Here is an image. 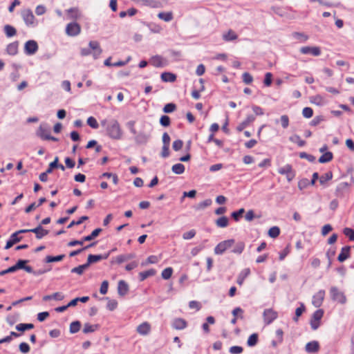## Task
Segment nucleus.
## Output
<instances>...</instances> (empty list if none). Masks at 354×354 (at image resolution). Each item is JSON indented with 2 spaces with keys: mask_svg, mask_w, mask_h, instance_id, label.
I'll return each instance as SVG.
<instances>
[{
  "mask_svg": "<svg viewBox=\"0 0 354 354\" xmlns=\"http://www.w3.org/2000/svg\"><path fill=\"white\" fill-rule=\"evenodd\" d=\"M102 127H105L106 133L113 140H120L122 138L123 132L118 120L113 119L108 122L107 120L101 121Z\"/></svg>",
  "mask_w": 354,
  "mask_h": 354,
  "instance_id": "obj_1",
  "label": "nucleus"
},
{
  "mask_svg": "<svg viewBox=\"0 0 354 354\" xmlns=\"http://www.w3.org/2000/svg\"><path fill=\"white\" fill-rule=\"evenodd\" d=\"M21 16L28 26H35L37 24L35 17L30 9H24L21 12Z\"/></svg>",
  "mask_w": 354,
  "mask_h": 354,
  "instance_id": "obj_2",
  "label": "nucleus"
},
{
  "mask_svg": "<svg viewBox=\"0 0 354 354\" xmlns=\"http://www.w3.org/2000/svg\"><path fill=\"white\" fill-rule=\"evenodd\" d=\"M331 299L339 304H344L346 301V296L344 292L340 291L337 287H331L330 289Z\"/></svg>",
  "mask_w": 354,
  "mask_h": 354,
  "instance_id": "obj_3",
  "label": "nucleus"
},
{
  "mask_svg": "<svg viewBox=\"0 0 354 354\" xmlns=\"http://www.w3.org/2000/svg\"><path fill=\"white\" fill-rule=\"evenodd\" d=\"M138 5L142 6H149L151 8H162L165 3V0H132Z\"/></svg>",
  "mask_w": 354,
  "mask_h": 354,
  "instance_id": "obj_4",
  "label": "nucleus"
},
{
  "mask_svg": "<svg viewBox=\"0 0 354 354\" xmlns=\"http://www.w3.org/2000/svg\"><path fill=\"white\" fill-rule=\"evenodd\" d=\"M234 243V239H228L221 241L214 248V253L216 254H222L228 248H231Z\"/></svg>",
  "mask_w": 354,
  "mask_h": 354,
  "instance_id": "obj_5",
  "label": "nucleus"
},
{
  "mask_svg": "<svg viewBox=\"0 0 354 354\" xmlns=\"http://www.w3.org/2000/svg\"><path fill=\"white\" fill-rule=\"evenodd\" d=\"M66 34L70 37H75L80 34L81 26L76 22H71L66 25Z\"/></svg>",
  "mask_w": 354,
  "mask_h": 354,
  "instance_id": "obj_6",
  "label": "nucleus"
},
{
  "mask_svg": "<svg viewBox=\"0 0 354 354\" xmlns=\"http://www.w3.org/2000/svg\"><path fill=\"white\" fill-rule=\"evenodd\" d=\"M263 317L264 323L268 325L277 318L278 313L272 308H268L263 311Z\"/></svg>",
  "mask_w": 354,
  "mask_h": 354,
  "instance_id": "obj_7",
  "label": "nucleus"
},
{
  "mask_svg": "<svg viewBox=\"0 0 354 354\" xmlns=\"http://www.w3.org/2000/svg\"><path fill=\"white\" fill-rule=\"evenodd\" d=\"M26 233L25 230H18L13 234H11L9 240L7 241L6 245L5 246V249L8 250L14 244L19 242L21 239V236H18L19 234Z\"/></svg>",
  "mask_w": 354,
  "mask_h": 354,
  "instance_id": "obj_8",
  "label": "nucleus"
},
{
  "mask_svg": "<svg viewBox=\"0 0 354 354\" xmlns=\"http://www.w3.org/2000/svg\"><path fill=\"white\" fill-rule=\"evenodd\" d=\"M278 172L281 175H285L288 181H291L295 176V173L290 165H286L279 168Z\"/></svg>",
  "mask_w": 354,
  "mask_h": 354,
  "instance_id": "obj_9",
  "label": "nucleus"
},
{
  "mask_svg": "<svg viewBox=\"0 0 354 354\" xmlns=\"http://www.w3.org/2000/svg\"><path fill=\"white\" fill-rule=\"evenodd\" d=\"M38 50V44L34 40H29L26 42L24 46V51L26 55H33Z\"/></svg>",
  "mask_w": 354,
  "mask_h": 354,
  "instance_id": "obj_10",
  "label": "nucleus"
},
{
  "mask_svg": "<svg viewBox=\"0 0 354 354\" xmlns=\"http://www.w3.org/2000/svg\"><path fill=\"white\" fill-rule=\"evenodd\" d=\"M300 52L304 55L311 54L315 57L321 55V49L318 46H304L300 48Z\"/></svg>",
  "mask_w": 354,
  "mask_h": 354,
  "instance_id": "obj_11",
  "label": "nucleus"
},
{
  "mask_svg": "<svg viewBox=\"0 0 354 354\" xmlns=\"http://www.w3.org/2000/svg\"><path fill=\"white\" fill-rule=\"evenodd\" d=\"M324 297H325V291L323 290L318 291L313 297L312 303H313V306L317 308L321 306L324 301Z\"/></svg>",
  "mask_w": 354,
  "mask_h": 354,
  "instance_id": "obj_12",
  "label": "nucleus"
},
{
  "mask_svg": "<svg viewBox=\"0 0 354 354\" xmlns=\"http://www.w3.org/2000/svg\"><path fill=\"white\" fill-rule=\"evenodd\" d=\"M26 232H33L36 235V238L40 239L48 234L47 230L44 229L41 225L34 229H26Z\"/></svg>",
  "mask_w": 354,
  "mask_h": 354,
  "instance_id": "obj_13",
  "label": "nucleus"
},
{
  "mask_svg": "<svg viewBox=\"0 0 354 354\" xmlns=\"http://www.w3.org/2000/svg\"><path fill=\"white\" fill-rule=\"evenodd\" d=\"M110 253H111V252H109L107 254H106L104 256L101 255V254H97V255L89 254L88 257V259H87V262L86 263L88 266V267H89V266L92 263L98 262L102 259H106L109 257Z\"/></svg>",
  "mask_w": 354,
  "mask_h": 354,
  "instance_id": "obj_14",
  "label": "nucleus"
},
{
  "mask_svg": "<svg viewBox=\"0 0 354 354\" xmlns=\"http://www.w3.org/2000/svg\"><path fill=\"white\" fill-rule=\"evenodd\" d=\"M171 326L176 330H183L187 326V322L183 318H176L172 321Z\"/></svg>",
  "mask_w": 354,
  "mask_h": 354,
  "instance_id": "obj_15",
  "label": "nucleus"
},
{
  "mask_svg": "<svg viewBox=\"0 0 354 354\" xmlns=\"http://www.w3.org/2000/svg\"><path fill=\"white\" fill-rule=\"evenodd\" d=\"M134 257H135V254H132V253L120 254V255L115 257L113 259L112 263H115L117 264H121L125 261L131 260V259H133Z\"/></svg>",
  "mask_w": 354,
  "mask_h": 354,
  "instance_id": "obj_16",
  "label": "nucleus"
},
{
  "mask_svg": "<svg viewBox=\"0 0 354 354\" xmlns=\"http://www.w3.org/2000/svg\"><path fill=\"white\" fill-rule=\"evenodd\" d=\"M254 120H255V117L254 115H248L246 117V118L236 127V130L239 132L242 131L245 127L249 126Z\"/></svg>",
  "mask_w": 354,
  "mask_h": 354,
  "instance_id": "obj_17",
  "label": "nucleus"
},
{
  "mask_svg": "<svg viewBox=\"0 0 354 354\" xmlns=\"http://www.w3.org/2000/svg\"><path fill=\"white\" fill-rule=\"evenodd\" d=\"M151 330V325L149 322H145L138 326L136 331L141 335H147Z\"/></svg>",
  "mask_w": 354,
  "mask_h": 354,
  "instance_id": "obj_18",
  "label": "nucleus"
},
{
  "mask_svg": "<svg viewBox=\"0 0 354 354\" xmlns=\"http://www.w3.org/2000/svg\"><path fill=\"white\" fill-rule=\"evenodd\" d=\"M66 12L69 19L76 20L81 17V12L77 7L71 8L66 10Z\"/></svg>",
  "mask_w": 354,
  "mask_h": 354,
  "instance_id": "obj_19",
  "label": "nucleus"
},
{
  "mask_svg": "<svg viewBox=\"0 0 354 354\" xmlns=\"http://www.w3.org/2000/svg\"><path fill=\"white\" fill-rule=\"evenodd\" d=\"M149 63L154 67H162L165 64L164 59L160 55H155L151 58Z\"/></svg>",
  "mask_w": 354,
  "mask_h": 354,
  "instance_id": "obj_20",
  "label": "nucleus"
},
{
  "mask_svg": "<svg viewBox=\"0 0 354 354\" xmlns=\"http://www.w3.org/2000/svg\"><path fill=\"white\" fill-rule=\"evenodd\" d=\"M350 250L351 248L349 246L343 247L337 257V260L339 262H344L345 260L348 259L350 257Z\"/></svg>",
  "mask_w": 354,
  "mask_h": 354,
  "instance_id": "obj_21",
  "label": "nucleus"
},
{
  "mask_svg": "<svg viewBox=\"0 0 354 354\" xmlns=\"http://www.w3.org/2000/svg\"><path fill=\"white\" fill-rule=\"evenodd\" d=\"M128 291H129L128 284L124 281L120 280L118 282V292L119 295L123 297L127 294Z\"/></svg>",
  "mask_w": 354,
  "mask_h": 354,
  "instance_id": "obj_22",
  "label": "nucleus"
},
{
  "mask_svg": "<svg viewBox=\"0 0 354 354\" xmlns=\"http://www.w3.org/2000/svg\"><path fill=\"white\" fill-rule=\"evenodd\" d=\"M305 348L308 353H317L319 350V344L317 341H312L306 344Z\"/></svg>",
  "mask_w": 354,
  "mask_h": 354,
  "instance_id": "obj_23",
  "label": "nucleus"
},
{
  "mask_svg": "<svg viewBox=\"0 0 354 354\" xmlns=\"http://www.w3.org/2000/svg\"><path fill=\"white\" fill-rule=\"evenodd\" d=\"M89 46L91 49L93 50V56L95 57L99 56L102 53V49L100 48V44L97 41H91L89 42Z\"/></svg>",
  "mask_w": 354,
  "mask_h": 354,
  "instance_id": "obj_24",
  "label": "nucleus"
},
{
  "mask_svg": "<svg viewBox=\"0 0 354 354\" xmlns=\"http://www.w3.org/2000/svg\"><path fill=\"white\" fill-rule=\"evenodd\" d=\"M156 274V271L155 269H149L146 271L140 272L139 273V279L140 281H145L146 279H147L149 277H153Z\"/></svg>",
  "mask_w": 354,
  "mask_h": 354,
  "instance_id": "obj_25",
  "label": "nucleus"
},
{
  "mask_svg": "<svg viewBox=\"0 0 354 354\" xmlns=\"http://www.w3.org/2000/svg\"><path fill=\"white\" fill-rule=\"evenodd\" d=\"M161 80L165 82H174L176 80V75L169 72H165L161 74Z\"/></svg>",
  "mask_w": 354,
  "mask_h": 354,
  "instance_id": "obj_26",
  "label": "nucleus"
},
{
  "mask_svg": "<svg viewBox=\"0 0 354 354\" xmlns=\"http://www.w3.org/2000/svg\"><path fill=\"white\" fill-rule=\"evenodd\" d=\"M250 268H245L243 269L237 278V283L239 286H241L243 283L244 280L250 275Z\"/></svg>",
  "mask_w": 354,
  "mask_h": 354,
  "instance_id": "obj_27",
  "label": "nucleus"
},
{
  "mask_svg": "<svg viewBox=\"0 0 354 354\" xmlns=\"http://www.w3.org/2000/svg\"><path fill=\"white\" fill-rule=\"evenodd\" d=\"M18 47L17 41L12 42L7 46L6 51L10 55H15L18 53Z\"/></svg>",
  "mask_w": 354,
  "mask_h": 354,
  "instance_id": "obj_28",
  "label": "nucleus"
},
{
  "mask_svg": "<svg viewBox=\"0 0 354 354\" xmlns=\"http://www.w3.org/2000/svg\"><path fill=\"white\" fill-rule=\"evenodd\" d=\"M158 17L166 22L171 21L174 19L172 12H160L158 14Z\"/></svg>",
  "mask_w": 354,
  "mask_h": 354,
  "instance_id": "obj_29",
  "label": "nucleus"
},
{
  "mask_svg": "<svg viewBox=\"0 0 354 354\" xmlns=\"http://www.w3.org/2000/svg\"><path fill=\"white\" fill-rule=\"evenodd\" d=\"M238 38L237 35L232 30H229L226 33L223 35V39L225 41L236 40Z\"/></svg>",
  "mask_w": 354,
  "mask_h": 354,
  "instance_id": "obj_30",
  "label": "nucleus"
},
{
  "mask_svg": "<svg viewBox=\"0 0 354 354\" xmlns=\"http://www.w3.org/2000/svg\"><path fill=\"white\" fill-rule=\"evenodd\" d=\"M64 296L62 293L61 292H55L53 293V295H45L43 297V300L44 301H48V300H50V299H55V300H62L64 299Z\"/></svg>",
  "mask_w": 354,
  "mask_h": 354,
  "instance_id": "obj_31",
  "label": "nucleus"
},
{
  "mask_svg": "<svg viewBox=\"0 0 354 354\" xmlns=\"http://www.w3.org/2000/svg\"><path fill=\"white\" fill-rule=\"evenodd\" d=\"M333 158V153L330 151H326L319 158L320 163H326L331 161Z\"/></svg>",
  "mask_w": 354,
  "mask_h": 354,
  "instance_id": "obj_32",
  "label": "nucleus"
},
{
  "mask_svg": "<svg viewBox=\"0 0 354 354\" xmlns=\"http://www.w3.org/2000/svg\"><path fill=\"white\" fill-rule=\"evenodd\" d=\"M50 131L47 129L45 127H43L40 126L38 131H37V136L40 137L43 140H48L49 136H50Z\"/></svg>",
  "mask_w": 354,
  "mask_h": 354,
  "instance_id": "obj_33",
  "label": "nucleus"
},
{
  "mask_svg": "<svg viewBox=\"0 0 354 354\" xmlns=\"http://www.w3.org/2000/svg\"><path fill=\"white\" fill-rule=\"evenodd\" d=\"M216 225L218 227H226L229 225V219L227 216H223L218 218L216 222Z\"/></svg>",
  "mask_w": 354,
  "mask_h": 354,
  "instance_id": "obj_34",
  "label": "nucleus"
},
{
  "mask_svg": "<svg viewBox=\"0 0 354 354\" xmlns=\"http://www.w3.org/2000/svg\"><path fill=\"white\" fill-rule=\"evenodd\" d=\"M4 32L8 37H12L17 34V30L15 27L10 25H6L3 28Z\"/></svg>",
  "mask_w": 354,
  "mask_h": 354,
  "instance_id": "obj_35",
  "label": "nucleus"
},
{
  "mask_svg": "<svg viewBox=\"0 0 354 354\" xmlns=\"http://www.w3.org/2000/svg\"><path fill=\"white\" fill-rule=\"evenodd\" d=\"M97 328H98V325H97V324L92 325L88 323H86L84 325L83 333H86V334L89 333H93V332H95L96 330H97Z\"/></svg>",
  "mask_w": 354,
  "mask_h": 354,
  "instance_id": "obj_36",
  "label": "nucleus"
},
{
  "mask_svg": "<svg viewBox=\"0 0 354 354\" xmlns=\"http://www.w3.org/2000/svg\"><path fill=\"white\" fill-rule=\"evenodd\" d=\"M185 166L181 163H177L172 166L171 170L176 174H182L185 171Z\"/></svg>",
  "mask_w": 354,
  "mask_h": 354,
  "instance_id": "obj_37",
  "label": "nucleus"
},
{
  "mask_svg": "<svg viewBox=\"0 0 354 354\" xmlns=\"http://www.w3.org/2000/svg\"><path fill=\"white\" fill-rule=\"evenodd\" d=\"M292 35L295 39H298L301 42L306 41L309 38L307 35L299 32H294Z\"/></svg>",
  "mask_w": 354,
  "mask_h": 354,
  "instance_id": "obj_38",
  "label": "nucleus"
},
{
  "mask_svg": "<svg viewBox=\"0 0 354 354\" xmlns=\"http://www.w3.org/2000/svg\"><path fill=\"white\" fill-rule=\"evenodd\" d=\"M101 232H102V229L101 228H96V229H95L91 232V234L84 237V241H88L93 240V239L97 237Z\"/></svg>",
  "mask_w": 354,
  "mask_h": 354,
  "instance_id": "obj_39",
  "label": "nucleus"
},
{
  "mask_svg": "<svg viewBox=\"0 0 354 354\" xmlns=\"http://www.w3.org/2000/svg\"><path fill=\"white\" fill-rule=\"evenodd\" d=\"M81 328V323L79 321L73 322L70 324V333H77Z\"/></svg>",
  "mask_w": 354,
  "mask_h": 354,
  "instance_id": "obj_40",
  "label": "nucleus"
},
{
  "mask_svg": "<svg viewBox=\"0 0 354 354\" xmlns=\"http://www.w3.org/2000/svg\"><path fill=\"white\" fill-rule=\"evenodd\" d=\"M333 178V173L332 171H328L324 175L321 176L319 178V183L322 185L325 184L327 181L331 180Z\"/></svg>",
  "mask_w": 354,
  "mask_h": 354,
  "instance_id": "obj_41",
  "label": "nucleus"
},
{
  "mask_svg": "<svg viewBox=\"0 0 354 354\" xmlns=\"http://www.w3.org/2000/svg\"><path fill=\"white\" fill-rule=\"evenodd\" d=\"M33 328L34 325L32 324H19L16 326V329L21 332L32 329Z\"/></svg>",
  "mask_w": 354,
  "mask_h": 354,
  "instance_id": "obj_42",
  "label": "nucleus"
},
{
  "mask_svg": "<svg viewBox=\"0 0 354 354\" xmlns=\"http://www.w3.org/2000/svg\"><path fill=\"white\" fill-rule=\"evenodd\" d=\"M258 342V335L257 333H253L248 339L247 344L249 346H254Z\"/></svg>",
  "mask_w": 354,
  "mask_h": 354,
  "instance_id": "obj_43",
  "label": "nucleus"
},
{
  "mask_svg": "<svg viewBox=\"0 0 354 354\" xmlns=\"http://www.w3.org/2000/svg\"><path fill=\"white\" fill-rule=\"evenodd\" d=\"M88 267V266L86 265V263H84L83 265H80L77 267H75V268H73L72 270H71V272L73 273H77V274L79 275H81L83 274V272H84V270L86 269H87Z\"/></svg>",
  "mask_w": 354,
  "mask_h": 354,
  "instance_id": "obj_44",
  "label": "nucleus"
},
{
  "mask_svg": "<svg viewBox=\"0 0 354 354\" xmlns=\"http://www.w3.org/2000/svg\"><path fill=\"white\" fill-rule=\"evenodd\" d=\"M173 274V268L171 267L166 268L162 271L161 276L164 279H169Z\"/></svg>",
  "mask_w": 354,
  "mask_h": 354,
  "instance_id": "obj_45",
  "label": "nucleus"
},
{
  "mask_svg": "<svg viewBox=\"0 0 354 354\" xmlns=\"http://www.w3.org/2000/svg\"><path fill=\"white\" fill-rule=\"evenodd\" d=\"M280 234V229L277 226L270 228L268 230V235L272 238H277Z\"/></svg>",
  "mask_w": 354,
  "mask_h": 354,
  "instance_id": "obj_46",
  "label": "nucleus"
},
{
  "mask_svg": "<svg viewBox=\"0 0 354 354\" xmlns=\"http://www.w3.org/2000/svg\"><path fill=\"white\" fill-rule=\"evenodd\" d=\"M245 212L244 208H241L238 211L233 212L231 214L232 217L235 221H239L240 218L242 216L243 214Z\"/></svg>",
  "mask_w": 354,
  "mask_h": 354,
  "instance_id": "obj_47",
  "label": "nucleus"
},
{
  "mask_svg": "<svg viewBox=\"0 0 354 354\" xmlns=\"http://www.w3.org/2000/svg\"><path fill=\"white\" fill-rule=\"evenodd\" d=\"M64 257L65 256L64 254L58 255V256H56V257L47 256L46 257V261L47 263L60 261H62L64 258Z\"/></svg>",
  "mask_w": 354,
  "mask_h": 354,
  "instance_id": "obj_48",
  "label": "nucleus"
},
{
  "mask_svg": "<svg viewBox=\"0 0 354 354\" xmlns=\"http://www.w3.org/2000/svg\"><path fill=\"white\" fill-rule=\"evenodd\" d=\"M88 219V217L86 216H81L77 221H72L70 224L68 225V228H71L73 227L74 225H78L82 224L84 221H86Z\"/></svg>",
  "mask_w": 354,
  "mask_h": 354,
  "instance_id": "obj_49",
  "label": "nucleus"
},
{
  "mask_svg": "<svg viewBox=\"0 0 354 354\" xmlns=\"http://www.w3.org/2000/svg\"><path fill=\"white\" fill-rule=\"evenodd\" d=\"M176 109V105L174 103H168L165 105L163 111L166 113L174 112Z\"/></svg>",
  "mask_w": 354,
  "mask_h": 354,
  "instance_id": "obj_50",
  "label": "nucleus"
},
{
  "mask_svg": "<svg viewBox=\"0 0 354 354\" xmlns=\"http://www.w3.org/2000/svg\"><path fill=\"white\" fill-rule=\"evenodd\" d=\"M95 243H95V242H94V243H92L89 244L88 245L85 246V247H84V248H81V249H78V250H76L72 251V252L70 253L69 256H70V257H74V256H76V255H77V254H80V253H81L82 252H83L84 250H85L88 249V248H91V247L94 246V245H95Z\"/></svg>",
  "mask_w": 354,
  "mask_h": 354,
  "instance_id": "obj_51",
  "label": "nucleus"
},
{
  "mask_svg": "<svg viewBox=\"0 0 354 354\" xmlns=\"http://www.w3.org/2000/svg\"><path fill=\"white\" fill-rule=\"evenodd\" d=\"M290 140L293 142H295L297 144L298 146L299 147H303L306 144V142L302 140L300 136H297V135H295V136L293 137H291L290 138Z\"/></svg>",
  "mask_w": 354,
  "mask_h": 354,
  "instance_id": "obj_52",
  "label": "nucleus"
},
{
  "mask_svg": "<svg viewBox=\"0 0 354 354\" xmlns=\"http://www.w3.org/2000/svg\"><path fill=\"white\" fill-rule=\"evenodd\" d=\"M160 123L163 127H169L171 123L170 118L168 115H162L160 118Z\"/></svg>",
  "mask_w": 354,
  "mask_h": 354,
  "instance_id": "obj_53",
  "label": "nucleus"
},
{
  "mask_svg": "<svg viewBox=\"0 0 354 354\" xmlns=\"http://www.w3.org/2000/svg\"><path fill=\"white\" fill-rule=\"evenodd\" d=\"M302 115L306 118H310L313 115V110L310 107H305L302 110Z\"/></svg>",
  "mask_w": 354,
  "mask_h": 354,
  "instance_id": "obj_54",
  "label": "nucleus"
},
{
  "mask_svg": "<svg viewBox=\"0 0 354 354\" xmlns=\"http://www.w3.org/2000/svg\"><path fill=\"white\" fill-rule=\"evenodd\" d=\"M280 122L281 124V127L283 129H286L289 126V118L287 115H283L280 118Z\"/></svg>",
  "mask_w": 354,
  "mask_h": 354,
  "instance_id": "obj_55",
  "label": "nucleus"
},
{
  "mask_svg": "<svg viewBox=\"0 0 354 354\" xmlns=\"http://www.w3.org/2000/svg\"><path fill=\"white\" fill-rule=\"evenodd\" d=\"M343 232L351 241H354V230L353 229L345 227Z\"/></svg>",
  "mask_w": 354,
  "mask_h": 354,
  "instance_id": "obj_56",
  "label": "nucleus"
},
{
  "mask_svg": "<svg viewBox=\"0 0 354 354\" xmlns=\"http://www.w3.org/2000/svg\"><path fill=\"white\" fill-rule=\"evenodd\" d=\"M87 124L93 129H97L99 127L96 119L93 116H91L87 119Z\"/></svg>",
  "mask_w": 354,
  "mask_h": 354,
  "instance_id": "obj_57",
  "label": "nucleus"
},
{
  "mask_svg": "<svg viewBox=\"0 0 354 354\" xmlns=\"http://www.w3.org/2000/svg\"><path fill=\"white\" fill-rule=\"evenodd\" d=\"M243 82L246 84H250L253 81L252 76L249 73H244L242 75Z\"/></svg>",
  "mask_w": 354,
  "mask_h": 354,
  "instance_id": "obj_58",
  "label": "nucleus"
},
{
  "mask_svg": "<svg viewBox=\"0 0 354 354\" xmlns=\"http://www.w3.org/2000/svg\"><path fill=\"white\" fill-rule=\"evenodd\" d=\"M323 315H324V310L322 309H318L315 312H314L312 319L320 322V320L323 317Z\"/></svg>",
  "mask_w": 354,
  "mask_h": 354,
  "instance_id": "obj_59",
  "label": "nucleus"
},
{
  "mask_svg": "<svg viewBox=\"0 0 354 354\" xmlns=\"http://www.w3.org/2000/svg\"><path fill=\"white\" fill-rule=\"evenodd\" d=\"M324 120V118L322 115H318L315 117L310 122V124L311 126H317L319 124L322 122Z\"/></svg>",
  "mask_w": 354,
  "mask_h": 354,
  "instance_id": "obj_60",
  "label": "nucleus"
},
{
  "mask_svg": "<svg viewBox=\"0 0 354 354\" xmlns=\"http://www.w3.org/2000/svg\"><path fill=\"white\" fill-rule=\"evenodd\" d=\"M212 204L211 199H206L204 201L199 203L196 206V209H204Z\"/></svg>",
  "mask_w": 354,
  "mask_h": 354,
  "instance_id": "obj_61",
  "label": "nucleus"
},
{
  "mask_svg": "<svg viewBox=\"0 0 354 354\" xmlns=\"http://www.w3.org/2000/svg\"><path fill=\"white\" fill-rule=\"evenodd\" d=\"M183 146V142L181 140H176L173 142L172 147L174 151H179Z\"/></svg>",
  "mask_w": 354,
  "mask_h": 354,
  "instance_id": "obj_62",
  "label": "nucleus"
},
{
  "mask_svg": "<svg viewBox=\"0 0 354 354\" xmlns=\"http://www.w3.org/2000/svg\"><path fill=\"white\" fill-rule=\"evenodd\" d=\"M244 248L245 244L243 242H240L235 246L232 252L234 253L241 254L243 251Z\"/></svg>",
  "mask_w": 354,
  "mask_h": 354,
  "instance_id": "obj_63",
  "label": "nucleus"
},
{
  "mask_svg": "<svg viewBox=\"0 0 354 354\" xmlns=\"http://www.w3.org/2000/svg\"><path fill=\"white\" fill-rule=\"evenodd\" d=\"M118 306V301L115 299H109L107 303V308L110 310H115Z\"/></svg>",
  "mask_w": 354,
  "mask_h": 354,
  "instance_id": "obj_64",
  "label": "nucleus"
}]
</instances>
